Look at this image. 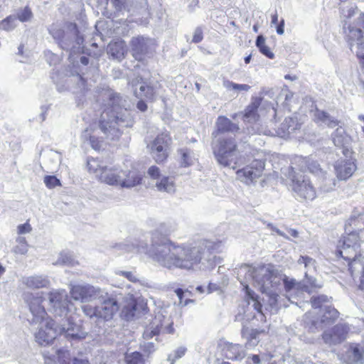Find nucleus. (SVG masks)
Wrapping results in <instances>:
<instances>
[{
    "mask_svg": "<svg viewBox=\"0 0 364 364\" xmlns=\"http://www.w3.org/2000/svg\"><path fill=\"white\" fill-rule=\"evenodd\" d=\"M16 17L21 22L30 21L33 17V13L29 7L26 6L17 11Z\"/></svg>",
    "mask_w": 364,
    "mask_h": 364,
    "instance_id": "obj_44",
    "label": "nucleus"
},
{
    "mask_svg": "<svg viewBox=\"0 0 364 364\" xmlns=\"http://www.w3.org/2000/svg\"><path fill=\"white\" fill-rule=\"evenodd\" d=\"M177 296L178 297L179 299V302L180 304H182V298H183V289H177L176 291H175Z\"/></svg>",
    "mask_w": 364,
    "mask_h": 364,
    "instance_id": "obj_60",
    "label": "nucleus"
},
{
    "mask_svg": "<svg viewBox=\"0 0 364 364\" xmlns=\"http://www.w3.org/2000/svg\"><path fill=\"white\" fill-rule=\"evenodd\" d=\"M88 171L102 183L122 188H131L141 183V176L136 170H124L116 165H105L96 159L87 160Z\"/></svg>",
    "mask_w": 364,
    "mask_h": 364,
    "instance_id": "obj_6",
    "label": "nucleus"
},
{
    "mask_svg": "<svg viewBox=\"0 0 364 364\" xmlns=\"http://www.w3.org/2000/svg\"><path fill=\"white\" fill-rule=\"evenodd\" d=\"M142 92H140V94H141ZM144 95V97H146V99L149 101H152L154 100V92H143Z\"/></svg>",
    "mask_w": 364,
    "mask_h": 364,
    "instance_id": "obj_61",
    "label": "nucleus"
},
{
    "mask_svg": "<svg viewBox=\"0 0 364 364\" xmlns=\"http://www.w3.org/2000/svg\"><path fill=\"white\" fill-rule=\"evenodd\" d=\"M16 244L28 245L25 237L18 235L16 239Z\"/></svg>",
    "mask_w": 364,
    "mask_h": 364,
    "instance_id": "obj_58",
    "label": "nucleus"
},
{
    "mask_svg": "<svg viewBox=\"0 0 364 364\" xmlns=\"http://www.w3.org/2000/svg\"><path fill=\"white\" fill-rule=\"evenodd\" d=\"M82 138L84 140H89L90 144L95 150H100L102 146V141L98 140L95 135H91L88 129L82 132Z\"/></svg>",
    "mask_w": 364,
    "mask_h": 364,
    "instance_id": "obj_40",
    "label": "nucleus"
},
{
    "mask_svg": "<svg viewBox=\"0 0 364 364\" xmlns=\"http://www.w3.org/2000/svg\"><path fill=\"white\" fill-rule=\"evenodd\" d=\"M293 164H298V169L301 171L308 169L311 173H316L319 171V165L317 163L312 162L311 164H307L306 159L302 156H296L294 159Z\"/></svg>",
    "mask_w": 364,
    "mask_h": 364,
    "instance_id": "obj_35",
    "label": "nucleus"
},
{
    "mask_svg": "<svg viewBox=\"0 0 364 364\" xmlns=\"http://www.w3.org/2000/svg\"><path fill=\"white\" fill-rule=\"evenodd\" d=\"M264 168V163L262 160H254L249 165L237 171V176L247 184L253 182L260 177Z\"/></svg>",
    "mask_w": 364,
    "mask_h": 364,
    "instance_id": "obj_21",
    "label": "nucleus"
},
{
    "mask_svg": "<svg viewBox=\"0 0 364 364\" xmlns=\"http://www.w3.org/2000/svg\"><path fill=\"white\" fill-rule=\"evenodd\" d=\"M104 294L105 296L98 299L100 301V305L95 307L89 304L82 306V311L87 316L103 321L111 320L119 310L118 301L123 294L124 296L123 297L122 316L127 321H129L139 313V306L133 294L130 292L123 294L121 291L117 290L111 294L104 291Z\"/></svg>",
    "mask_w": 364,
    "mask_h": 364,
    "instance_id": "obj_4",
    "label": "nucleus"
},
{
    "mask_svg": "<svg viewBox=\"0 0 364 364\" xmlns=\"http://www.w3.org/2000/svg\"><path fill=\"white\" fill-rule=\"evenodd\" d=\"M269 226L271 227V229L274 231L275 232H277L279 235L280 236H282L285 238H289V235H287L286 233H284V232L281 231L280 230H279L278 228H275V227H273L272 225H270Z\"/></svg>",
    "mask_w": 364,
    "mask_h": 364,
    "instance_id": "obj_57",
    "label": "nucleus"
},
{
    "mask_svg": "<svg viewBox=\"0 0 364 364\" xmlns=\"http://www.w3.org/2000/svg\"><path fill=\"white\" fill-rule=\"evenodd\" d=\"M136 107L141 112H144L147 109V104L144 100H139L136 102Z\"/></svg>",
    "mask_w": 364,
    "mask_h": 364,
    "instance_id": "obj_55",
    "label": "nucleus"
},
{
    "mask_svg": "<svg viewBox=\"0 0 364 364\" xmlns=\"http://www.w3.org/2000/svg\"><path fill=\"white\" fill-rule=\"evenodd\" d=\"M107 4H110L114 9L116 13H120L123 11H129V4L127 0H107Z\"/></svg>",
    "mask_w": 364,
    "mask_h": 364,
    "instance_id": "obj_41",
    "label": "nucleus"
},
{
    "mask_svg": "<svg viewBox=\"0 0 364 364\" xmlns=\"http://www.w3.org/2000/svg\"><path fill=\"white\" fill-rule=\"evenodd\" d=\"M138 85L139 91L141 92L145 91L146 88L149 90V87L147 85L146 82L139 76L135 77L129 82V88L134 91H136Z\"/></svg>",
    "mask_w": 364,
    "mask_h": 364,
    "instance_id": "obj_42",
    "label": "nucleus"
},
{
    "mask_svg": "<svg viewBox=\"0 0 364 364\" xmlns=\"http://www.w3.org/2000/svg\"><path fill=\"white\" fill-rule=\"evenodd\" d=\"M287 233L289 236L297 237H298V232L296 230L294 229H289L287 230Z\"/></svg>",
    "mask_w": 364,
    "mask_h": 364,
    "instance_id": "obj_63",
    "label": "nucleus"
},
{
    "mask_svg": "<svg viewBox=\"0 0 364 364\" xmlns=\"http://www.w3.org/2000/svg\"><path fill=\"white\" fill-rule=\"evenodd\" d=\"M355 7L349 6L342 9L341 19L343 23V28L346 39L355 40L360 37V33L364 31V13L357 17L356 23L353 22L351 18L355 15Z\"/></svg>",
    "mask_w": 364,
    "mask_h": 364,
    "instance_id": "obj_11",
    "label": "nucleus"
},
{
    "mask_svg": "<svg viewBox=\"0 0 364 364\" xmlns=\"http://www.w3.org/2000/svg\"><path fill=\"white\" fill-rule=\"evenodd\" d=\"M203 38V30L200 27H198L195 29L193 33V36L192 39V42L195 43H198L200 42Z\"/></svg>",
    "mask_w": 364,
    "mask_h": 364,
    "instance_id": "obj_53",
    "label": "nucleus"
},
{
    "mask_svg": "<svg viewBox=\"0 0 364 364\" xmlns=\"http://www.w3.org/2000/svg\"><path fill=\"white\" fill-rule=\"evenodd\" d=\"M28 245L16 244L13 248V252L18 255H26L28 251Z\"/></svg>",
    "mask_w": 364,
    "mask_h": 364,
    "instance_id": "obj_51",
    "label": "nucleus"
},
{
    "mask_svg": "<svg viewBox=\"0 0 364 364\" xmlns=\"http://www.w3.org/2000/svg\"><path fill=\"white\" fill-rule=\"evenodd\" d=\"M216 126L217 131L215 133H213L215 138L218 137L213 143V154L220 165L235 168L239 159V153L235 139L231 137H220L218 135L227 132L235 133L238 132L240 128L223 116L218 118Z\"/></svg>",
    "mask_w": 364,
    "mask_h": 364,
    "instance_id": "obj_8",
    "label": "nucleus"
},
{
    "mask_svg": "<svg viewBox=\"0 0 364 364\" xmlns=\"http://www.w3.org/2000/svg\"><path fill=\"white\" fill-rule=\"evenodd\" d=\"M314 118L317 122H321L329 127H334L338 125L339 122L331 117L328 113L324 111L316 109L314 112Z\"/></svg>",
    "mask_w": 364,
    "mask_h": 364,
    "instance_id": "obj_34",
    "label": "nucleus"
},
{
    "mask_svg": "<svg viewBox=\"0 0 364 364\" xmlns=\"http://www.w3.org/2000/svg\"><path fill=\"white\" fill-rule=\"evenodd\" d=\"M154 42L151 38L144 36L132 38L130 42L132 56L138 61H142L152 50Z\"/></svg>",
    "mask_w": 364,
    "mask_h": 364,
    "instance_id": "obj_20",
    "label": "nucleus"
},
{
    "mask_svg": "<svg viewBox=\"0 0 364 364\" xmlns=\"http://www.w3.org/2000/svg\"><path fill=\"white\" fill-rule=\"evenodd\" d=\"M349 158V159L338 161L335 165L336 173L340 180L348 179L356 170L355 160L351 156Z\"/></svg>",
    "mask_w": 364,
    "mask_h": 364,
    "instance_id": "obj_24",
    "label": "nucleus"
},
{
    "mask_svg": "<svg viewBox=\"0 0 364 364\" xmlns=\"http://www.w3.org/2000/svg\"><path fill=\"white\" fill-rule=\"evenodd\" d=\"M116 275L122 276L125 278H127L129 282H132L133 283H136L139 282V279H138L137 276L131 271H122L118 270L115 272Z\"/></svg>",
    "mask_w": 364,
    "mask_h": 364,
    "instance_id": "obj_49",
    "label": "nucleus"
},
{
    "mask_svg": "<svg viewBox=\"0 0 364 364\" xmlns=\"http://www.w3.org/2000/svg\"><path fill=\"white\" fill-rule=\"evenodd\" d=\"M43 356L46 364H53L58 362L60 364H72L69 350L59 349L55 354H50L48 351H43Z\"/></svg>",
    "mask_w": 364,
    "mask_h": 364,
    "instance_id": "obj_26",
    "label": "nucleus"
},
{
    "mask_svg": "<svg viewBox=\"0 0 364 364\" xmlns=\"http://www.w3.org/2000/svg\"><path fill=\"white\" fill-rule=\"evenodd\" d=\"M225 356L230 360H240L242 359L244 355V350L242 346L239 344H230L225 349Z\"/></svg>",
    "mask_w": 364,
    "mask_h": 364,
    "instance_id": "obj_33",
    "label": "nucleus"
},
{
    "mask_svg": "<svg viewBox=\"0 0 364 364\" xmlns=\"http://www.w3.org/2000/svg\"><path fill=\"white\" fill-rule=\"evenodd\" d=\"M277 22H278V15H277V13L275 12L274 14L272 15L271 23H272V25H277Z\"/></svg>",
    "mask_w": 364,
    "mask_h": 364,
    "instance_id": "obj_64",
    "label": "nucleus"
},
{
    "mask_svg": "<svg viewBox=\"0 0 364 364\" xmlns=\"http://www.w3.org/2000/svg\"><path fill=\"white\" fill-rule=\"evenodd\" d=\"M262 98L260 97H252L251 104L246 108L243 114V120L245 122L253 123L259 119L257 108L260 105Z\"/></svg>",
    "mask_w": 364,
    "mask_h": 364,
    "instance_id": "obj_27",
    "label": "nucleus"
},
{
    "mask_svg": "<svg viewBox=\"0 0 364 364\" xmlns=\"http://www.w3.org/2000/svg\"><path fill=\"white\" fill-rule=\"evenodd\" d=\"M328 302L329 299L326 295L313 296L311 299V306L314 310L319 309L321 314V318L320 320L317 318L311 319L310 316L312 313H308L305 314L304 321L307 323L311 322L316 328H321L333 323L338 317L339 313L335 308L327 305L326 304Z\"/></svg>",
    "mask_w": 364,
    "mask_h": 364,
    "instance_id": "obj_9",
    "label": "nucleus"
},
{
    "mask_svg": "<svg viewBox=\"0 0 364 364\" xmlns=\"http://www.w3.org/2000/svg\"><path fill=\"white\" fill-rule=\"evenodd\" d=\"M173 225L161 223L157 230L151 234V245L149 248L144 242L126 241L118 245L127 252L144 253L148 255L160 266L168 269H193L198 264L203 269L213 268L216 264V257L213 255L218 251L222 244L208 240L200 241L197 245H177L169 240L158 237V232L168 235L175 230Z\"/></svg>",
    "mask_w": 364,
    "mask_h": 364,
    "instance_id": "obj_1",
    "label": "nucleus"
},
{
    "mask_svg": "<svg viewBox=\"0 0 364 364\" xmlns=\"http://www.w3.org/2000/svg\"><path fill=\"white\" fill-rule=\"evenodd\" d=\"M49 33L58 41L59 46L64 50H75V44L80 45L82 43L83 38L80 36H70L65 33L58 25L53 24L48 29Z\"/></svg>",
    "mask_w": 364,
    "mask_h": 364,
    "instance_id": "obj_17",
    "label": "nucleus"
},
{
    "mask_svg": "<svg viewBox=\"0 0 364 364\" xmlns=\"http://www.w3.org/2000/svg\"><path fill=\"white\" fill-rule=\"evenodd\" d=\"M244 289L246 292V298L249 305L253 306V308L259 313L263 314L262 311V304L258 300V296L255 293L252 291L247 285H244Z\"/></svg>",
    "mask_w": 364,
    "mask_h": 364,
    "instance_id": "obj_37",
    "label": "nucleus"
},
{
    "mask_svg": "<svg viewBox=\"0 0 364 364\" xmlns=\"http://www.w3.org/2000/svg\"><path fill=\"white\" fill-rule=\"evenodd\" d=\"M24 300L28 304L32 317L28 318L31 325H38L34 333L35 341L41 346L51 344L59 335L55 321L47 317V313L42 302L44 300L43 293H28Z\"/></svg>",
    "mask_w": 364,
    "mask_h": 364,
    "instance_id": "obj_5",
    "label": "nucleus"
},
{
    "mask_svg": "<svg viewBox=\"0 0 364 364\" xmlns=\"http://www.w3.org/2000/svg\"><path fill=\"white\" fill-rule=\"evenodd\" d=\"M301 124L297 121L296 117L286 118L282 123L280 129L283 136H289L292 134L295 130L300 129Z\"/></svg>",
    "mask_w": 364,
    "mask_h": 364,
    "instance_id": "obj_29",
    "label": "nucleus"
},
{
    "mask_svg": "<svg viewBox=\"0 0 364 364\" xmlns=\"http://www.w3.org/2000/svg\"><path fill=\"white\" fill-rule=\"evenodd\" d=\"M347 41L352 52L355 53L358 58H360L364 64V42L362 33H360V36L358 39H347Z\"/></svg>",
    "mask_w": 364,
    "mask_h": 364,
    "instance_id": "obj_32",
    "label": "nucleus"
},
{
    "mask_svg": "<svg viewBox=\"0 0 364 364\" xmlns=\"http://www.w3.org/2000/svg\"><path fill=\"white\" fill-rule=\"evenodd\" d=\"M296 168L291 166L288 177L291 181V188L298 197L306 200H313L316 191L311 181L304 176L296 173Z\"/></svg>",
    "mask_w": 364,
    "mask_h": 364,
    "instance_id": "obj_14",
    "label": "nucleus"
},
{
    "mask_svg": "<svg viewBox=\"0 0 364 364\" xmlns=\"http://www.w3.org/2000/svg\"><path fill=\"white\" fill-rule=\"evenodd\" d=\"M32 230V228L28 223L21 224L17 227V233L19 235L29 233Z\"/></svg>",
    "mask_w": 364,
    "mask_h": 364,
    "instance_id": "obj_52",
    "label": "nucleus"
},
{
    "mask_svg": "<svg viewBox=\"0 0 364 364\" xmlns=\"http://www.w3.org/2000/svg\"><path fill=\"white\" fill-rule=\"evenodd\" d=\"M239 273L245 274L247 279H251L262 293H265L268 297V304L273 312H277L280 305L279 304V295L274 292V289L280 283L281 278L272 264H265L254 267L247 264L242 265Z\"/></svg>",
    "mask_w": 364,
    "mask_h": 364,
    "instance_id": "obj_7",
    "label": "nucleus"
},
{
    "mask_svg": "<svg viewBox=\"0 0 364 364\" xmlns=\"http://www.w3.org/2000/svg\"><path fill=\"white\" fill-rule=\"evenodd\" d=\"M284 20L282 19L279 24H278L276 27L277 33L279 35H282L284 33Z\"/></svg>",
    "mask_w": 364,
    "mask_h": 364,
    "instance_id": "obj_56",
    "label": "nucleus"
},
{
    "mask_svg": "<svg viewBox=\"0 0 364 364\" xmlns=\"http://www.w3.org/2000/svg\"><path fill=\"white\" fill-rule=\"evenodd\" d=\"M186 352V348L183 346L178 347L176 348L173 353L169 354L168 356V360L170 364H174L176 360L182 358Z\"/></svg>",
    "mask_w": 364,
    "mask_h": 364,
    "instance_id": "obj_46",
    "label": "nucleus"
},
{
    "mask_svg": "<svg viewBox=\"0 0 364 364\" xmlns=\"http://www.w3.org/2000/svg\"><path fill=\"white\" fill-rule=\"evenodd\" d=\"M21 282L26 287L31 289L48 288L50 285L48 277L42 274L23 277Z\"/></svg>",
    "mask_w": 364,
    "mask_h": 364,
    "instance_id": "obj_25",
    "label": "nucleus"
},
{
    "mask_svg": "<svg viewBox=\"0 0 364 364\" xmlns=\"http://www.w3.org/2000/svg\"><path fill=\"white\" fill-rule=\"evenodd\" d=\"M72 364H89L88 360L85 359L74 358L72 360Z\"/></svg>",
    "mask_w": 364,
    "mask_h": 364,
    "instance_id": "obj_59",
    "label": "nucleus"
},
{
    "mask_svg": "<svg viewBox=\"0 0 364 364\" xmlns=\"http://www.w3.org/2000/svg\"><path fill=\"white\" fill-rule=\"evenodd\" d=\"M126 364H145L141 354L139 352H134L125 355Z\"/></svg>",
    "mask_w": 364,
    "mask_h": 364,
    "instance_id": "obj_43",
    "label": "nucleus"
},
{
    "mask_svg": "<svg viewBox=\"0 0 364 364\" xmlns=\"http://www.w3.org/2000/svg\"><path fill=\"white\" fill-rule=\"evenodd\" d=\"M350 328L346 324L340 323L331 330L326 331L323 334V339L326 344L336 345L343 342L347 336Z\"/></svg>",
    "mask_w": 364,
    "mask_h": 364,
    "instance_id": "obj_23",
    "label": "nucleus"
},
{
    "mask_svg": "<svg viewBox=\"0 0 364 364\" xmlns=\"http://www.w3.org/2000/svg\"><path fill=\"white\" fill-rule=\"evenodd\" d=\"M1 28L6 31H11L16 27L17 18L16 16H9L0 23Z\"/></svg>",
    "mask_w": 364,
    "mask_h": 364,
    "instance_id": "obj_45",
    "label": "nucleus"
},
{
    "mask_svg": "<svg viewBox=\"0 0 364 364\" xmlns=\"http://www.w3.org/2000/svg\"><path fill=\"white\" fill-rule=\"evenodd\" d=\"M59 335H64L65 337L70 341H80L84 339L87 333L79 323H75L70 317H68L65 323L58 325Z\"/></svg>",
    "mask_w": 364,
    "mask_h": 364,
    "instance_id": "obj_19",
    "label": "nucleus"
},
{
    "mask_svg": "<svg viewBox=\"0 0 364 364\" xmlns=\"http://www.w3.org/2000/svg\"><path fill=\"white\" fill-rule=\"evenodd\" d=\"M43 181L46 187L50 189L54 188L56 186H61L60 180L57 178L55 176H46L44 177Z\"/></svg>",
    "mask_w": 364,
    "mask_h": 364,
    "instance_id": "obj_47",
    "label": "nucleus"
},
{
    "mask_svg": "<svg viewBox=\"0 0 364 364\" xmlns=\"http://www.w3.org/2000/svg\"><path fill=\"white\" fill-rule=\"evenodd\" d=\"M256 46L259 48V51L266 57L272 59L274 57V53L270 50L269 48L265 44V38L259 35L256 40Z\"/></svg>",
    "mask_w": 364,
    "mask_h": 364,
    "instance_id": "obj_39",
    "label": "nucleus"
},
{
    "mask_svg": "<svg viewBox=\"0 0 364 364\" xmlns=\"http://www.w3.org/2000/svg\"><path fill=\"white\" fill-rule=\"evenodd\" d=\"M180 154L181 155V166L186 167L193 164L196 157L193 151L183 148L179 150Z\"/></svg>",
    "mask_w": 364,
    "mask_h": 364,
    "instance_id": "obj_38",
    "label": "nucleus"
},
{
    "mask_svg": "<svg viewBox=\"0 0 364 364\" xmlns=\"http://www.w3.org/2000/svg\"><path fill=\"white\" fill-rule=\"evenodd\" d=\"M259 333L256 329H250L247 327H243L242 329V336L247 340L246 345L249 347H253L257 344Z\"/></svg>",
    "mask_w": 364,
    "mask_h": 364,
    "instance_id": "obj_36",
    "label": "nucleus"
},
{
    "mask_svg": "<svg viewBox=\"0 0 364 364\" xmlns=\"http://www.w3.org/2000/svg\"><path fill=\"white\" fill-rule=\"evenodd\" d=\"M70 294L75 301L82 303L89 302L105 296L104 290L89 284H70Z\"/></svg>",
    "mask_w": 364,
    "mask_h": 364,
    "instance_id": "obj_15",
    "label": "nucleus"
},
{
    "mask_svg": "<svg viewBox=\"0 0 364 364\" xmlns=\"http://www.w3.org/2000/svg\"><path fill=\"white\" fill-rule=\"evenodd\" d=\"M249 359H251L253 363L258 364L260 362V359L259 355H253L251 357L248 358Z\"/></svg>",
    "mask_w": 364,
    "mask_h": 364,
    "instance_id": "obj_62",
    "label": "nucleus"
},
{
    "mask_svg": "<svg viewBox=\"0 0 364 364\" xmlns=\"http://www.w3.org/2000/svg\"><path fill=\"white\" fill-rule=\"evenodd\" d=\"M299 264H304V267L309 270L315 269V260L308 256H301L298 260Z\"/></svg>",
    "mask_w": 364,
    "mask_h": 364,
    "instance_id": "obj_50",
    "label": "nucleus"
},
{
    "mask_svg": "<svg viewBox=\"0 0 364 364\" xmlns=\"http://www.w3.org/2000/svg\"><path fill=\"white\" fill-rule=\"evenodd\" d=\"M107 52L114 59L121 60L126 52V43L122 40L112 41L107 46Z\"/></svg>",
    "mask_w": 364,
    "mask_h": 364,
    "instance_id": "obj_28",
    "label": "nucleus"
},
{
    "mask_svg": "<svg viewBox=\"0 0 364 364\" xmlns=\"http://www.w3.org/2000/svg\"><path fill=\"white\" fill-rule=\"evenodd\" d=\"M148 175L155 181V186L159 191L173 193L176 191V184L173 177L164 176L159 168L156 166L149 167Z\"/></svg>",
    "mask_w": 364,
    "mask_h": 364,
    "instance_id": "obj_18",
    "label": "nucleus"
},
{
    "mask_svg": "<svg viewBox=\"0 0 364 364\" xmlns=\"http://www.w3.org/2000/svg\"><path fill=\"white\" fill-rule=\"evenodd\" d=\"M141 347L145 352L151 353L156 350V346L154 342L144 341L141 344Z\"/></svg>",
    "mask_w": 364,
    "mask_h": 364,
    "instance_id": "obj_54",
    "label": "nucleus"
},
{
    "mask_svg": "<svg viewBox=\"0 0 364 364\" xmlns=\"http://www.w3.org/2000/svg\"><path fill=\"white\" fill-rule=\"evenodd\" d=\"M48 311L55 316L66 317L71 304L65 289H53L48 293Z\"/></svg>",
    "mask_w": 364,
    "mask_h": 364,
    "instance_id": "obj_13",
    "label": "nucleus"
},
{
    "mask_svg": "<svg viewBox=\"0 0 364 364\" xmlns=\"http://www.w3.org/2000/svg\"><path fill=\"white\" fill-rule=\"evenodd\" d=\"M223 85L227 90H241L247 91L250 89L248 85L236 84L229 80L224 81Z\"/></svg>",
    "mask_w": 364,
    "mask_h": 364,
    "instance_id": "obj_48",
    "label": "nucleus"
},
{
    "mask_svg": "<svg viewBox=\"0 0 364 364\" xmlns=\"http://www.w3.org/2000/svg\"><path fill=\"white\" fill-rule=\"evenodd\" d=\"M331 138L334 145L343 149V154L346 157H350L353 154L350 148L352 139L346 129L342 127H338L331 134Z\"/></svg>",
    "mask_w": 364,
    "mask_h": 364,
    "instance_id": "obj_22",
    "label": "nucleus"
},
{
    "mask_svg": "<svg viewBox=\"0 0 364 364\" xmlns=\"http://www.w3.org/2000/svg\"><path fill=\"white\" fill-rule=\"evenodd\" d=\"M345 362L348 364L363 363V350L357 345L350 346L346 351Z\"/></svg>",
    "mask_w": 364,
    "mask_h": 364,
    "instance_id": "obj_30",
    "label": "nucleus"
},
{
    "mask_svg": "<svg viewBox=\"0 0 364 364\" xmlns=\"http://www.w3.org/2000/svg\"><path fill=\"white\" fill-rule=\"evenodd\" d=\"M165 313L164 310H160L156 314L154 319L143 333V338L145 341L152 338L160 333H172L173 332V322L171 319V316Z\"/></svg>",
    "mask_w": 364,
    "mask_h": 364,
    "instance_id": "obj_12",
    "label": "nucleus"
},
{
    "mask_svg": "<svg viewBox=\"0 0 364 364\" xmlns=\"http://www.w3.org/2000/svg\"><path fill=\"white\" fill-rule=\"evenodd\" d=\"M283 282L287 297L291 303L296 304L297 301H294L293 299H304L303 296L304 292L311 294L316 289L321 287V285L316 283L315 279L308 277L307 271L305 272V279L301 282H298L295 279L284 276Z\"/></svg>",
    "mask_w": 364,
    "mask_h": 364,
    "instance_id": "obj_10",
    "label": "nucleus"
},
{
    "mask_svg": "<svg viewBox=\"0 0 364 364\" xmlns=\"http://www.w3.org/2000/svg\"><path fill=\"white\" fill-rule=\"evenodd\" d=\"M171 138L167 132H163L149 144L148 147L157 163L164 162L169 154Z\"/></svg>",
    "mask_w": 364,
    "mask_h": 364,
    "instance_id": "obj_16",
    "label": "nucleus"
},
{
    "mask_svg": "<svg viewBox=\"0 0 364 364\" xmlns=\"http://www.w3.org/2000/svg\"><path fill=\"white\" fill-rule=\"evenodd\" d=\"M131 105L122 100L117 92L109 96V102L100 115L99 127L107 139H119L124 127H131L134 119L131 114Z\"/></svg>",
    "mask_w": 364,
    "mask_h": 364,
    "instance_id": "obj_3",
    "label": "nucleus"
},
{
    "mask_svg": "<svg viewBox=\"0 0 364 364\" xmlns=\"http://www.w3.org/2000/svg\"><path fill=\"white\" fill-rule=\"evenodd\" d=\"M364 216H352L345 225L346 235L338 242L336 255L348 262L349 271L355 279L359 278V288L364 290V266L359 257L364 248Z\"/></svg>",
    "mask_w": 364,
    "mask_h": 364,
    "instance_id": "obj_2",
    "label": "nucleus"
},
{
    "mask_svg": "<svg viewBox=\"0 0 364 364\" xmlns=\"http://www.w3.org/2000/svg\"><path fill=\"white\" fill-rule=\"evenodd\" d=\"M53 265H66L74 267L78 264L73 254L68 251H62L58 255V259L53 262Z\"/></svg>",
    "mask_w": 364,
    "mask_h": 364,
    "instance_id": "obj_31",
    "label": "nucleus"
}]
</instances>
